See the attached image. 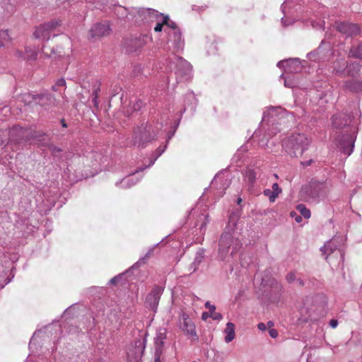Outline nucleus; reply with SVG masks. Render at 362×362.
<instances>
[{
	"instance_id": "nucleus-1",
	"label": "nucleus",
	"mask_w": 362,
	"mask_h": 362,
	"mask_svg": "<svg viewBox=\"0 0 362 362\" xmlns=\"http://www.w3.org/2000/svg\"><path fill=\"white\" fill-rule=\"evenodd\" d=\"M163 124L158 121H148L134 127L132 136L128 138L129 145L138 148H144L153 141L157 140L161 133Z\"/></svg>"
},
{
	"instance_id": "nucleus-2",
	"label": "nucleus",
	"mask_w": 362,
	"mask_h": 362,
	"mask_svg": "<svg viewBox=\"0 0 362 362\" xmlns=\"http://www.w3.org/2000/svg\"><path fill=\"white\" fill-rule=\"evenodd\" d=\"M241 246L242 244L234 232L225 230L218 241V260L225 263L231 262Z\"/></svg>"
},
{
	"instance_id": "nucleus-3",
	"label": "nucleus",
	"mask_w": 362,
	"mask_h": 362,
	"mask_svg": "<svg viewBox=\"0 0 362 362\" xmlns=\"http://www.w3.org/2000/svg\"><path fill=\"white\" fill-rule=\"evenodd\" d=\"M310 144L309 139L304 134H294L282 141V148L291 157H296L306 151Z\"/></svg>"
},
{
	"instance_id": "nucleus-4",
	"label": "nucleus",
	"mask_w": 362,
	"mask_h": 362,
	"mask_svg": "<svg viewBox=\"0 0 362 362\" xmlns=\"http://www.w3.org/2000/svg\"><path fill=\"white\" fill-rule=\"evenodd\" d=\"M294 120V115L281 107H269L263 112L262 123L272 126L276 129V125L286 124V122Z\"/></svg>"
},
{
	"instance_id": "nucleus-5",
	"label": "nucleus",
	"mask_w": 362,
	"mask_h": 362,
	"mask_svg": "<svg viewBox=\"0 0 362 362\" xmlns=\"http://www.w3.org/2000/svg\"><path fill=\"white\" fill-rule=\"evenodd\" d=\"M169 68L174 70L177 83L189 81L192 77V65L181 57L173 55L170 59Z\"/></svg>"
},
{
	"instance_id": "nucleus-6",
	"label": "nucleus",
	"mask_w": 362,
	"mask_h": 362,
	"mask_svg": "<svg viewBox=\"0 0 362 362\" xmlns=\"http://www.w3.org/2000/svg\"><path fill=\"white\" fill-rule=\"evenodd\" d=\"M300 2L301 0H285L282 4L281 8L284 17L281 18V23L284 26L293 24V21L303 12Z\"/></svg>"
},
{
	"instance_id": "nucleus-7",
	"label": "nucleus",
	"mask_w": 362,
	"mask_h": 362,
	"mask_svg": "<svg viewBox=\"0 0 362 362\" xmlns=\"http://www.w3.org/2000/svg\"><path fill=\"white\" fill-rule=\"evenodd\" d=\"M148 333L145 331H140L139 338L131 343L127 351V358L129 362H140L144 353Z\"/></svg>"
},
{
	"instance_id": "nucleus-8",
	"label": "nucleus",
	"mask_w": 362,
	"mask_h": 362,
	"mask_svg": "<svg viewBox=\"0 0 362 362\" xmlns=\"http://www.w3.org/2000/svg\"><path fill=\"white\" fill-rule=\"evenodd\" d=\"M139 15L144 16V18L151 20L152 18L157 19L160 17L163 18V23H165V25L167 26V28L165 29V32L168 35V33H173L175 30H180L177 24L169 18L168 16H163V13H158L157 11L151 8H143L141 11H139Z\"/></svg>"
},
{
	"instance_id": "nucleus-9",
	"label": "nucleus",
	"mask_w": 362,
	"mask_h": 362,
	"mask_svg": "<svg viewBox=\"0 0 362 362\" xmlns=\"http://www.w3.org/2000/svg\"><path fill=\"white\" fill-rule=\"evenodd\" d=\"M302 192H304L311 201L318 202L325 194V185L322 182L312 180L308 185L303 188Z\"/></svg>"
},
{
	"instance_id": "nucleus-10",
	"label": "nucleus",
	"mask_w": 362,
	"mask_h": 362,
	"mask_svg": "<svg viewBox=\"0 0 362 362\" xmlns=\"http://www.w3.org/2000/svg\"><path fill=\"white\" fill-rule=\"evenodd\" d=\"M31 134V129L23 128L18 125L13 127L9 130L8 142L10 144H23L31 140L33 135Z\"/></svg>"
},
{
	"instance_id": "nucleus-11",
	"label": "nucleus",
	"mask_w": 362,
	"mask_h": 362,
	"mask_svg": "<svg viewBox=\"0 0 362 362\" xmlns=\"http://www.w3.org/2000/svg\"><path fill=\"white\" fill-rule=\"evenodd\" d=\"M60 24L61 21L58 20H52L49 22L41 24L36 27L33 35L37 39L48 41L51 38L52 33Z\"/></svg>"
},
{
	"instance_id": "nucleus-12",
	"label": "nucleus",
	"mask_w": 362,
	"mask_h": 362,
	"mask_svg": "<svg viewBox=\"0 0 362 362\" xmlns=\"http://www.w3.org/2000/svg\"><path fill=\"white\" fill-rule=\"evenodd\" d=\"M356 139V135L355 132L343 134L337 139V146L344 154L349 156L354 151Z\"/></svg>"
},
{
	"instance_id": "nucleus-13",
	"label": "nucleus",
	"mask_w": 362,
	"mask_h": 362,
	"mask_svg": "<svg viewBox=\"0 0 362 362\" xmlns=\"http://www.w3.org/2000/svg\"><path fill=\"white\" fill-rule=\"evenodd\" d=\"M166 339V329L159 328L157 329L154 338V362H160L161 356L164 352V341Z\"/></svg>"
},
{
	"instance_id": "nucleus-14",
	"label": "nucleus",
	"mask_w": 362,
	"mask_h": 362,
	"mask_svg": "<svg viewBox=\"0 0 362 362\" xmlns=\"http://www.w3.org/2000/svg\"><path fill=\"white\" fill-rule=\"evenodd\" d=\"M24 100L29 103H35L40 106L47 108L54 103V98L50 93L38 95L26 94L24 95Z\"/></svg>"
},
{
	"instance_id": "nucleus-15",
	"label": "nucleus",
	"mask_w": 362,
	"mask_h": 362,
	"mask_svg": "<svg viewBox=\"0 0 362 362\" xmlns=\"http://www.w3.org/2000/svg\"><path fill=\"white\" fill-rule=\"evenodd\" d=\"M164 288L159 286H154L151 291L147 295L145 300V306L156 312L160 296L163 293Z\"/></svg>"
},
{
	"instance_id": "nucleus-16",
	"label": "nucleus",
	"mask_w": 362,
	"mask_h": 362,
	"mask_svg": "<svg viewBox=\"0 0 362 362\" xmlns=\"http://www.w3.org/2000/svg\"><path fill=\"white\" fill-rule=\"evenodd\" d=\"M263 173L262 170L259 167H248L244 175V180L248 186L250 190L252 189L258 180L261 178Z\"/></svg>"
},
{
	"instance_id": "nucleus-17",
	"label": "nucleus",
	"mask_w": 362,
	"mask_h": 362,
	"mask_svg": "<svg viewBox=\"0 0 362 362\" xmlns=\"http://www.w3.org/2000/svg\"><path fill=\"white\" fill-rule=\"evenodd\" d=\"M180 327L182 332L189 335L193 339H198L195 330V325L189 315L182 313L180 318Z\"/></svg>"
},
{
	"instance_id": "nucleus-18",
	"label": "nucleus",
	"mask_w": 362,
	"mask_h": 362,
	"mask_svg": "<svg viewBox=\"0 0 362 362\" xmlns=\"http://www.w3.org/2000/svg\"><path fill=\"white\" fill-rule=\"evenodd\" d=\"M148 40V37L146 35L127 39L124 47L127 52L133 53L141 49L147 43Z\"/></svg>"
},
{
	"instance_id": "nucleus-19",
	"label": "nucleus",
	"mask_w": 362,
	"mask_h": 362,
	"mask_svg": "<svg viewBox=\"0 0 362 362\" xmlns=\"http://www.w3.org/2000/svg\"><path fill=\"white\" fill-rule=\"evenodd\" d=\"M334 27L337 30L347 37L356 36L360 33V28L357 24L349 22H336Z\"/></svg>"
},
{
	"instance_id": "nucleus-20",
	"label": "nucleus",
	"mask_w": 362,
	"mask_h": 362,
	"mask_svg": "<svg viewBox=\"0 0 362 362\" xmlns=\"http://www.w3.org/2000/svg\"><path fill=\"white\" fill-rule=\"evenodd\" d=\"M110 25L107 22L97 23L93 25L89 31V39H98L110 33Z\"/></svg>"
},
{
	"instance_id": "nucleus-21",
	"label": "nucleus",
	"mask_w": 362,
	"mask_h": 362,
	"mask_svg": "<svg viewBox=\"0 0 362 362\" xmlns=\"http://www.w3.org/2000/svg\"><path fill=\"white\" fill-rule=\"evenodd\" d=\"M277 66L284 69L286 72L298 73L302 71L303 66L298 58H291L281 60L277 63Z\"/></svg>"
},
{
	"instance_id": "nucleus-22",
	"label": "nucleus",
	"mask_w": 362,
	"mask_h": 362,
	"mask_svg": "<svg viewBox=\"0 0 362 362\" xmlns=\"http://www.w3.org/2000/svg\"><path fill=\"white\" fill-rule=\"evenodd\" d=\"M329 51V44L322 40L318 48L308 53L307 57L310 60L312 61H324L326 59V52Z\"/></svg>"
},
{
	"instance_id": "nucleus-23",
	"label": "nucleus",
	"mask_w": 362,
	"mask_h": 362,
	"mask_svg": "<svg viewBox=\"0 0 362 362\" xmlns=\"http://www.w3.org/2000/svg\"><path fill=\"white\" fill-rule=\"evenodd\" d=\"M168 43H171L176 52L183 49L185 40L180 30H175L173 33H168Z\"/></svg>"
},
{
	"instance_id": "nucleus-24",
	"label": "nucleus",
	"mask_w": 362,
	"mask_h": 362,
	"mask_svg": "<svg viewBox=\"0 0 362 362\" xmlns=\"http://www.w3.org/2000/svg\"><path fill=\"white\" fill-rule=\"evenodd\" d=\"M141 172L140 168L137 169L134 173L127 176L121 180L117 182L115 185L122 189H129L135 185L141 179V177H135L134 175Z\"/></svg>"
},
{
	"instance_id": "nucleus-25",
	"label": "nucleus",
	"mask_w": 362,
	"mask_h": 362,
	"mask_svg": "<svg viewBox=\"0 0 362 362\" xmlns=\"http://www.w3.org/2000/svg\"><path fill=\"white\" fill-rule=\"evenodd\" d=\"M349 122V119L346 114L339 113L332 116V127L336 129H341L346 127Z\"/></svg>"
},
{
	"instance_id": "nucleus-26",
	"label": "nucleus",
	"mask_w": 362,
	"mask_h": 362,
	"mask_svg": "<svg viewBox=\"0 0 362 362\" xmlns=\"http://www.w3.org/2000/svg\"><path fill=\"white\" fill-rule=\"evenodd\" d=\"M241 214L242 209L240 206L235 207L232 210L228 218L227 230H233Z\"/></svg>"
},
{
	"instance_id": "nucleus-27",
	"label": "nucleus",
	"mask_w": 362,
	"mask_h": 362,
	"mask_svg": "<svg viewBox=\"0 0 362 362\" xmlns=\"http://www.w3.org/2000/svg\"><path fill=\"white\" fill-rule=\"evenodd\" d=\"M343 66H346V73L345 76H349L351 77H355L359 75L361 70V65L358 62H352L348 64L347 62L342 61Z\"/></svg>"
},
{
	"instance_id": "nucleus-28",
	"label": "nucleus",
	"mask_w": 362,
	"mask_h": 362,
	"mask_svg": "<svg viewBox=\"0 0 362 362\" xmlns=\"http://www.w3.org/2000/svg\"><path fill=\"white\" fill-rule=\"evenodd\" d=\"M281 192L282 189L279 186L278 183H274L272 186V189H264L263 194L269 198L270 202H274L276 199Z\"/></svg>"
},
{
	"instance_id": "nucleus-29",
	"label": "nucleus",
	"mask_w": 362,
	"mask_h": 362,
	"mask_svg": "<svg viewBox=\"0 0 362 362\" xmlns=\"http://www.w3.org/2000/svg\"><path fill=\"white\" fill-rule=\"evenodd\" d=\"M321 251L323 255H326L325 259H327L334 252H337L342 257V253L339 250H337V245L334 243V240L325 243L324 247L321 248Z\"/></svg>"
},
{
	"instance_id": "nucleus-30",
	"label": "nucleus",
	"mask_w": 362,
	"mask_h": 362,
	"mask_svg": "<svg viewBox=\"0 0 362 362\" xmlns=\"http://www.w3.org/2000/svg\"><path fill=\"white\" fill-rule=\"evenodd\" d=\"M167 144H165L164 146H158L156 151L151 155L149 164L148 165H145L141 167L140 170L143 171L147 168L152 166L155 163L156 160L165 152V149L167 148Z\"/></svg>"
},
{
	"instance_id": "nucleus-31",
	"label": "nucleus",
	"mask_w": 362,
	"mask_h": 362,
	"mask_svg": "<svg viewBox=\"0 0 362 362\" xmlns=\"http://www.w3.org/2000/svg\"><path fill=\"white\" fill-rule=\"evenodd\" d=\"M344 88L351 92L362 90V81L358 80H347L344 83Z\"/></svg>"
},
{
	"instance_id": "nucleus-32",
	"label": "nucleus",
	"mask_w": 362,
	"mask_h": 362,
	"mask_svg": "<svg viewBox=\"0 0 362 362\" xmlns=\"http://www.w3.org/2000/svg\"><path fill=\"white\" fill-rule=\"evenodd\" d=\"M197 104V98L192 92H189L185 95L184 100V109L181 111V114L185 112L187 107L191 106V109L194 110Z\"/></svg>"
},
{
	"instance_id": "nucleus-33",
	"label": "nucleus",
	"mask_w": 362,
	"mask_h": 362,
	"mask_svg": "<svg viewBox=\"0 0 362 362\" xmlns=\"http://www.w3.org/2000/svg\"><path fill=\"white\" fill-rule=\"evenodd\" d=\"M225 333V341L226 343H229L233 341L235 338V325L232 322H228L226 324V327L224 329Z\"/></svg>"
},
{
	"instance_id": "nucleus-34",
	"label": "nucleus",
	"mask_w": 362,
	"mask_h": 362,
	"mask_svg": "<svg viewBox=\"0 0 362 362\" xmlns=\"http://www.w3.org/2000/svg\"><path fill=\"white\" fill-rule=\"evenodd\" d=\"M205 308L209 310L210 317L214 320H221L223 318L222 315L220 313L216 312V306L206 301L204 304Z\"/></svg>"
},
{
	"instance_id": "nucleus-35",
	"label": "nucleus",
	"mask_w": 362,
	"mask_h": 362,
	"mask_svg": "<svg viewBox=\"0 0 362 362\" xmlns=\"http://www.w3.org/2000/svg\"><path fill=\"white\" fill-rule=\"evenodd\" d=\"M100 90V82L95 80L92 85V101L95 107L98 106V98Z\"/></svg>"
},
{
	"instance_id": "nucleus-36",
	"label": "nucleus",
	"mask_w": 362,
	"mask_h": 362,
	"mask_svg": "<svg viewBox=\"0 0 362 362\" xmlns=\"http://www.w3.org/2000/svg\"><path fill=\"white\" fill-rule=\"evenodd\" d=\"M158 245V243L155 245L153 247L149 248L148 251L146 252V254L140 258L136 263H134L131 269H135L139 268L142 264H145V260L147 259L153 252V250L156 246Z\"/></svg>"
},
{
	"instance_id": "nucleus-37",
	"label": "nucleus",
	"mask_w": 362,
	"mask_h": 362,
	"mask_svg": "<svg viewBox=\"0 0 362 362\" xmlns=\"http://www.w3.org/2000/svg\"><path fill=\"white\" fill-rule=\"evenodd\" d=\"M349 57L362 60V43L352 46L349 50Z\"/></svg>"
},
{
	"instance_id": "nucleus-38",
	"label": "nucleus",
	"mask_w": 362,
	"mask_h": 362,
	"mask_svg": "<svg viewBox=\"0 0 362 362\" xmlns=\"http://www.w3.org/2000/svg\"><path fill=\"white\" fill-rule=\"evenodd\" d=\"M205 250L202 248L199 249L195 255L194 259L193 261L194 270H197L199 264L203 262L204 259Z\"/></svg>"
},
{
	"instance_id": "nucleus-39",
	"label": "nucleus",
	"mask_w": 362,
	"mask_h": 362,
	"mask_svg": "<svg viewBox=\"0 0 362 362\" xmlns=\"http://www.w3.org/2000/svg\"><path fill=\"white\" fill-rule=\"evenodd\" d=\"M342 61H344V59H340L335 62L333 71L338 76H345L346 73V66H343Z\"/></svg>"
},
{
	"instance_id": "nucleus-40",
	"label": "nucleus",
	"mask_w": 362,
	"mask_h": 362,
	"mask_svg": "<svg viewBox=\"0 0 362 362\" xmlns=\"http://www.w3.org/2000/svg\"><path fill=\"white\" fill-rule=\"evenodd\" d=\"M209 222V216L207 214H202V216H199V219L197 220V223L196 226H198L200 223V226H199L200 233H204L205 227Z\"/></svg>"
},
{
	"instance_id": "nucleus-41",
	"label": "nucleus",
	"mask_w": 362,
	"mask_h": 362,
	"mask_svg": "<svg viewBox=\"0 0 362 362\" xmlns=\"http://www.w3.org/2000/svg\"><path fill=\"white\" fill-rule=\"evenodd\" d=\"M42 146L47 147L49 148V150L50 151L51 154L54 157H57L59 153H60L63 151L62 148L58 147L52 143L42 144Z\"/></svg>"
},
{
	"instance_id": "nucleus-42",
	"label": "nucleus",
	"mask_w": 362,
	"mask_h": 362,
	"mask_svg": "<svg viewBox=\"0 0 362 362\" xmlns=\"http://www.w3.org/2000/svg\"><path fill=\"white\" fill-rule=\"evenodd\" d=\"M296 210L300 214L305 218H309L310 217V211L303 204H299L296 206Z\"/></svg>"
},
{
	"instance_id": "nucleus-43",
	"label": "nucleus",
	"mask_w": 362,
	"mask_h": 362,
	"mask_svg": "<svg viewBox=\"0 0 362 362\" xmlns=\"http://www.w3.org/2000/svg\"><path fill=\"white\" fill-rule=\"evenodd\" d=\"M30 135H33L31 137V139H34L38 142H41V145L43 144L44 138L47 136V134L41 132H34L31 130V134Z\"/></svg>"
},
{
	"instance_id": "nucleus-44",
	"label": "nucleus",
	"mask_w": 362,
	"mask_h": 362,
	"mask_svg": "<svg viewBox=\"0 0 362 362\" xmlns=\"http://www.w3.org/2000/svg\"><path fill=\"white\" fill-rule=\"evenodd\" d=\"M10 37L8 30H0V47L4 46L6 42L9 41Z\"/></svg>"
},
{
	"instance_id": "nucleus-45",
	"label": "nucleus",
	"mask_w": 362,
	"mask_h": 362,
	"mask_svg": "<svg viewBox=\"0 0 362 362\" xmlns=\"http://www.w3.org/2000/svg\"><path fill=\"white\" fill-rule=\"evenodd\" d=\"M142 106V102L140 100H136L134 102H131L129 103V107L132 110V112L139 111Z\"/></svg>"
},
{
	"instance_id": "nucleus-46",
	"label": "nucleus",
	"mask_w": 362,
	"mask_h": 362,
	"mask_svg": "<svg viewBox=\"0 0 362 362\" xmlns=\"http://www.w3.org/2000/svg\"><path fill=\"white\" fill-rule=\"evenodd\" d=\"M37 52L30 49L26 48L25 49V54L24 56V59H35L37 58Z\"/></svg>"
},
{
	"instance_id": "nucleus-47",
	"label": "nucleus",
	"mask_w": 362,
	"mask_h": 362,
	"mask_svg": "<svg viewBox=\"0 0 362 362\" xmlns=\"http://www.w3.org/2000/svg\"><path fill=\"white\" fill-rule=\"evenodd\" d=\"M247 151V148L244 146H242L240 148H238L233 156V159H235L236 161L240 160L242 158V155L244 152Z\"/></svg>"
},
{
	"instance_id": "nucleus-48",
	"label": "nucleus",
	"mask_w": 362,
	"mask_h": 362,
	"mask_svg": "<svg viewBox=\"0 0 362 362\" xmlns=\"http://www.w3.org/2000/svg\"><path fill=\"white\" fill-rule=\"evenodd\" d=\"M296 279V273L293 272L288 273L287 275L286 276V279L289 284L295 282Z\"/></svg>"
},
{
	"instance_id": "nucleus-49",
	"label": "nucleus",
	"mask_w": 362,
	"mask_h": 362,
	"mask_svg": "<svg viewBox=\"0 0 362 362\" xmlns=\"http://www.w3.org/2000/svg\"><path fill=\"white\" fill-rule=\"evenodd\" d=\"M284 86L287 88H293L296 86L294 81L289 77L284 78Z\"/></svg>"
},
{
	"instance_id": "nucleus-50",
	"label": "nucleus",
	"mask_w": 362,
	"mask_h": 362,
	"mask_svg": "<svg viewBox=\"0 0 362 362\" xmlns=\"http://www.w3.org/2000/svg\"><path fill=\"white\" fill-rule=\"evenodd\" d=\"M90 2H93V4H97L96 7L100 8V7L103 5L107 4V0H88Z\"/></svg>"
},
{
	"instance_id": "nucleus-51",
	"label": "nucleus",
	"mask_w": 362,
	"mask_h": 362,
	"mask_svg": "<svg viewBox=\"0 0 362 362\" xmlns=\"http://www.w3.org/2000/svg\"><path fill=\"white\" fill-rule=\"evenodd\" d=\"M122 275L123 274H119V275L115 276V277L112 278L110 280V284H114V285L117 284L120 281V279H122Z\"/></svg>"
},
{
	"instance_id": "nucleus-52",
	"label": "nucleus",
	"mask_w": 362,
	"mask_h": 362,
	"mask_svg": "<svg viewBox=\"0 0 362 362\" xmlns=\"http://www.w3.org/2000/svg\"><path fill=\"white\" fill-rule=\"evenodd\" d=\"M165 25V23H163V20L161 22H158L156 25L154 27V31L155 32H160L163 30V26Z\"/></svg>"
},
{
	"instance_id": "nucleus-53",
	"label": "nucleus",
	"mask_w": 362,
	"mask_h": 362,
	"mask_svg": "<svg viewBox=\"0 0 362 362\" xmlns=\"http://www.w3.org/2000/svg\"><path fill=\"white\" fill-rule=\"evenodd\" d=\"M269 336L273 338V339H275L278 337V332L276 329H269Z\"/></svg>"
},
{
	"instance_id": "nucleus-54",
	"label": "nucleus",
	"mask_w": 362,
	"mask_h": 362,
	"mask_svg": "<svg viewBox=\"0 0 362 362\" xmlns=\"http://www.w3.org/2000/svg\"><path fill=\"white\" fill-rule=\"evenodd\" d=\"M291 216L292 217H295V221L297 222V223H300L301 221H302V217L301 216H299V215H297L296 212L295 211H291Z\"/></svg>"
},
{
	"instance_id": "nucleus-55",
	"label": "nucleus",
	"mask_w": 362,
	"mask_h": 362,
	"mask_svg": "<svg viewBox=\"0 0 362 362\" xmlns=\"http://www.w3.org/2000/svg\"><path fill=\"white\" fill-rule=\"evenodd\" d=\"M55 84L59 88V87H64L66 86V81L64 78H61L57 81Z\"/></svg>"
},
{
	"instance_id": "nucleus-56",
	"label": "nucleus",
	"mask_w": 362,
	"mask_h": 362,
	"mask_svg": "<svg viewBox=\"0 0 362 362\" xmlns=\"http://www.w3.org/2000/svg\"><path fill=\"white\" fill-rule=\"evenodd\" d=\"M313 162V159H310V160H305V161H301L300 164L304 166V167H307V166H309Z\"/></svg>"
},
{
	"instance_id": "nucleus-57",
	"label": "nucleus",
	"mask_w": 362,
	"mask_h": 362,
	"mask_svg": "<svg viewBox=\"0 0 362 362\" xmlns=\"http://www.w3.org/2000/svg\"><path fill=\"white\" fill-rule=\"evenodd\" d=\"M329 325L332 328H336L338 325V321L335 319H332L330 321H329Z\"/></svg>"
},
{
	"instance_id": "nucleus-58",
	"label": "nucleus",
	"mask_w": 362,
	"mask_h": 362,
	"mask_svg": "<svg viewBox=\"0 0 362 362\" xmlns=\"http://www.w3.org/2000/svg\"><path fill=\"white\" fill-rule=\"evenodd\" d=\"M257 327L261 331H265L267 329V325L263 322L259 323Z\"/></svg>"
},
{
	"instance_id": "nucleus-59",
	"label": "nucleus",
	"mask_w": 362,
	"mask_h": 362,
	"mask_svg": "<svg viewBox=\"0 0 362 362\" xmlns=\"http://www.w3.org/2000/svg\"><path fill=\"white\" fill-rule=\"evenodd\" d=\"M175 130H174L173 132H169L168 134V139L166 140V144H168L169 141L172 139V137L174 136V134H175Z\"/></svg>"
},
{
	"instance_id": "nucleus-60",
	"label": "nucleus",
	"mask_w": 362,
	"mask_h": 362,
	"mask_svg": "<svg viewBox=\"0 0 362 362\" xmlns=\"http://www.w3.org/2000/svg\"><path fill=\"white\" fill-rule=\"evenodd\" d=\"M209 317H210V315L208 312H204L202 315V318L204 320H206Z\"/></svg>"
},
{
	"instance_id": "nucleus-61",
	"label": "nucleus",
	"mask_w": 362,
	"mask_h": 362,
	"mask_svg": "<svg viewBox=\"0 0 362 362\" xmlns=\"http://www.w3.org/2000/svg\"><path fill=\"white\" fill-rule=\"evenodd\" d=\"M37 332H35L33 334V337L31 338L30 341V343H29V347H30H30L32 346V345L33 344L34 341H35V336L37 335Z\"/></svg>"
},
{
	"instance_id": "nucleus-62",
	"label": "nucleus",
	"mask_w": 362,
	"mask_h": 362,
	"mask_svg": "<svg viewBox=\"0 0 362 362\" xmlns=\"http://www.w3.org/2000/svg\"><path fill=\"white\" fill-rule=\"evenodd\" d=\"M295 282H296V284H298V285H299L300 286H303L304 285L303 281L300 279L296 278Z\"/></svg>"
},
{
	"instance_id": "nucleus-63",
	"label": "nucleus",
	"mask_w": 362,
	"mask_h": 362,
	"mask_svg": "<svg viewBox=\"0 0 362 362\" xmlns=\"http://www.w3.org/2000/svg\"><path fill=\"white\" fill-rule=\"evenodd\" d=\"M60 122H61V124H62V127H64V128H66L67 127V124L66 123L64 119H62Z\"/></svg>"
},
{
	"instance_id": "nucleus-64",
	"label": "nucleus",
	"mask_w": 362,
	"mask_h": 362,
	"mask_svg": "<svg viewBox=\"0 0 362 362\" xmlns=\"http://www.w3.org/2000/svg\"><path fill=\"white\" fill-rule=\"evenodd\" d=\"M189 270L190 271V274H192L197 271L194 270L193 262L189 265Z\"/></svg>"
}]
</instances>
